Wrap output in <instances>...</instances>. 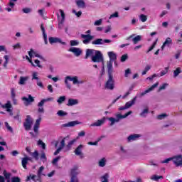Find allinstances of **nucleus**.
I'll use <instances>...</instances> for the list:
<instances>
[{"instance_id": "nucleus-48", "label": "nucleus", "mask_w": 182, "mask_h": 182, "mask_svg": "<svg viewBox=\"0 0 182 182\" xmlns=\"http://www.w3.org/2000/svg\"><path fill=\"white\" fill-rule=\"evenodd\" d=\"M11 95L12 100H14V99L16 96V92H15V88H11Z\"/></svg>"}, {"instance_id": "nucleus-33", "label": "nucleus", "mask_w": 182, "mask_h": 182, "mask_svg": "<svg viewBox=\"0 0 182 182\" xmlns=\"http://www.w3.org/2000/svg\"><path fill=\"white\" fill-rule=\"evenodd\" d=\"M34 80H36V85L37 86H38V87H40L41 89H43L44 87L43 82L41 81V80L39 79V77L37 78H35Z\"/></svg>"}, {"instance_id": "nucleus-60", "label": "nucleus", "mask_w": 182, "mask_h": 182, "mask_svg": "<svg viewBox=\"0 0 182 182\" xmlns=\"http://www.w3.org/2000/svg\"><path fill=\"white\" fill-rule=\"evenodd\" d=\"M4 59H5V62L4 64V68H6L7 65H8V60H9V57L8 55H4Z\"/></svg>"}, {"instance_id": "nucleus-17", "label": "nucleus", "mask_w": 182, "mask_h": 182, "mask_svg": "<svg viewBox=\"0 0 182 182\" xmlns=\"http://www.w3.org/2000/svg\"><path fill=\"white\" fill-rule=\"evenodd\" d=\"M82 122L79 121H72L66 124H62L61 127H74V126H76V124H80Z\"/></svg>"}, {"instance_id": "nucleus-9", "label": "nucleus", "mask_w": 182, "mask_h": 182, "mask_svg": "<svg viewBox=\"0 0 182 182\" xmlns=\"http://www.w3.org/2000/svg\"><path fill=\"white\" fill-rule=\"evenodd\" d=\"M32 124H33V119L29 115H27L26 121L23 123L24 129L27 131L31 130Z\"/></svg>"}, {"instance_id": "nucleus-8", "label": "nucleus", "mask_w": 182, "mask_h": 182, "mask_svg": "<svg viewBox=\"0 0 182 182\" xmlns=\"http://www.w3.org/2000/svg\"><path fill=\"white\" fill-rule=\"evenodd\" d=\"M80 173V171L77 168V166H74L73 168L71 169V181L70 182H79L77 179V174Z\"/></svg>"}, {"instance_id": "nucleus-32", "label": "nucleus", "mask_w": 182, "mask_h": 182, "mask_svg": "<svg viewBox=\"0 0 182 182\" xmlns=\"http://www.w3.org/2000/svg\"><path fill=\"white\" fill-rule=\"evenodd\" d=\"M140 41H141V36H136L132 38L134 45H137V43L140 42Z\"/></svg>"}, {"instance_id": "nucleus-43", "label": "nucleus", "mask_w": 182, "mask_h": 182, "mask_svg": "<svg viewBox=\"0 0 182 182\" xmlns=\"http://www.w3.org/2000/svg\"><path fill=\"white\" fill-rule=\"evenodd\" d=\"M39 77L38 72H33L31 75V80H35V79Z\"/></svg>"}, {"instance_id": "nucleus-26", "label": "nucleus", "mask_w": 182, "mask_h": 182, "mask_svg": "<svg viewBox=\"0 0 182 182\" xmlns=\"http://www.w3.org/2000/svg\"><path fill=\"white\" fill-rule=\"evenodd\" d=\"M27 80H29V76H21L20 77L18 85H26Z\"/></svg>"}, {"instance_id": "nucleus-61", "label": "nucleus", "mask_w": 182, "mask_h": 182, "mask_svg": "<svg viewBox=\"0 0 182 182\" xmlns=\"http://www.w3.org/2000/svg\"><path fill=\"white\" fill-rule=\"evenodd\" d=\"M73 14L77 16V18L80 17L82 16V11H77L76 12V10H73Z\"/></svg>"}, {"instance_id": "nucleus-27", "label": "nucleus", "mask_w": 182, "mask_h": 182, "mask_svg": "<svg viewBox=\"0 0 182 182\" xmlns=\"http://www.w3.org/2000/svg\"><path fill=\"white\" fill-rule=\"evenodd\" d=\"M41 29L42 33H43L44 42H45L46 45H48V35H46V32L45 31V27H43V24H41Z\"/></svg>"}, {"instance_id": "nucleus-51", "label": "nucleus", "mask_w": 182, "mask_h": 182, "mask_svg": "<svg viewBox=\"0 0 182 182\" xmlns=\"http://www.w3.org/2000/svg\"><path fill=\"white\" fill-rule=\"evenodd\" d=\"M102 22H103V19L100 18L99 20L95 21L94 23V25L95 26H100Z\"/></svg>"}, {"instance_id": "nucleus-59", "label": "nucleus", "mask_w": 182, "mask_h": 182, "mask_svg": "<svg viewBox=\"0 0 182 182\" xmlns=\"http://www.w3.org/2000/svg\"><path fill=\"white\" fill-rule=\"evenodd\" d=\"M165 117H167V114H162L158 115L157 119H159V120H162V119H164Z\"/></svg>"}, {"instance_id": "nucleus-37", "label": "nucleus", "mask_w": 182, "mask_h": 182, "mask_svg": "<svg viewBox=\"0 0 182 182\" xmlns=\"http://www.w3.org/2000/svg\"><path fill=\"white\" fill-rule=\"evenodd\" d=\"M109 174L108 173H105V175H103L102 176H101V182H109Z\"/></svg>"}, {"instance_id": "nucleus-29", "label": "nucleus", "mask_w": 182, "mask_h": 182, "mask_svg": "<svg viewBox=\"0 0 182 182\" xmlns=\"http://www.w3.org/2000/svg\"><path fill=\"white\" fill-rule=\"evenodd\" d=\"M75 3L78 8H85V4L83 0H75Z\"/></svg>"}, {"instance_id": "nucleus-35", "label": "nucleus", "mask_w": 182, "mask_h": 182, "mask_svg": "<svg viewBox=\"0 0 182 182\" xmlns=\"http://www.w3.org/2000/svg\"><path fill=\"white\" fill-rule=\"evenodd\" d=\"M66 140H69V136H66V137H64L61 141L60 142V149H63V147H65V141H66Z\"/></svg>"}, {"instance_id": "nucleus-52", "label": "nucleus", "mask_w": 182, "mask_h": 182, "mask_svg": "<svg viewBox=\"0 0 182 182\" xmlns=\"http://www.w3.org/2000/svg\"><path fill=\"white\" fill-rule=\"evenodd\" d=\"M60 156H57L55 157L53 161H52V164L54 165V166H56L58 164V161H59L60 160Z\"/></svg>"}, {"instance_id": "nucleus-34", "label": "nucleus", "mask_w": 182, "mask_h": 182, "mask_svg": "<svg viewBox=\"0 0 182 182\" xmlns=\"http://www.w3.org/2000/svg\"><path fill=\"white\" fill-rule=\"evenodd\" d=\"M31 156H32L33 159H34L35 160H39V152H38L37 150L34 151V152H32L31 154Z\"/></svg>"}, {"instance_id": "nucleus-31", "label": "nucleus", "mask_w": 182, "mask_h": 182, "mask_svg": "<svg viewBox=\"0 0 182 182\" xmlns=\"http://www.w3.org/2000/svg\"><path fill=\"white\" fill-rule=\"evenodd\" d=\"M40 160H41V161L43 163H46L48 158H46V154H45V151H41V155L40 156Z\"/></svg>"}, {"instance_id": "nucleus-23", "label": "nucleus", "mask_w": 182, "mask_h": 182, "mask_svg": "<svg viewBox=\"0 0 182 182\" xmlns=\"http://www.w3.org/2000/svg\"><path fill=\"white\" fill-rule=\"evenodd\" d=\"M159 86V82H156L151 87H149L148 90H146L144 92L141 93V96H144V95H147L149 92H151V90H154L156 87Z\"/></svg>"}, {"instance_id": "nucleus-49", "label": "nucleus", "mask_w": 182, "mask_h": 182, "mask_svg": "<svg viewBox=\"0 0 182 182\" xmlns=\"http://www.w3.org/2000/svg\"><path fill=\"white\" fill-rule=\"evenodd\" d=\"M35 63V66H33V68H40V69H42V65H41V61H39V60H34Z\"/></svg>"}, {"instance_id": "nucleus-19", "label": "nucleus", "mask_w": 182, "mask_h": 182, "mask_svg": "<svg viewBox=\"0 0 182 182\" xmlns=\"http://www.w3.org/2000/svg\"><path fill=\"white\" fill-rule=\"evenodd\" d=\"M69 52H73L75 56H80L82 55V50L79 48L73 47L69 49Z\"/></svg>"}, {"instance_id": "nucleus-50", "label": "nucleus", "mask_w": 182, "mask_h": 182, "mask_svg": "<svg viewBox=\"0 0 182 182\" xmlns=\"http://www.w3.org/2000/svg\"><path fill=\"white\" fill-rule=\"evenodd\" d=\"M57 114L58 116H60V117H63V116H66L68 114V113H66V112H64L63 110H59L58 112H57Z\"/></svg>"}, {"instance_id": "nucleus-11", "label": "nucleus", "mask_w": 182, "mask_h": 182, "mask_svg": "<svg viewBox=\"0 0 182 182\" xmlns=\"http://www.w3.org/2000/svg\"><path fill=\"white\" fill-rule=\"evenodd\" d=\"M137 99V97H134L133 100L131 101L127 102L124 106H122L119 108V110H126V109H130L134 103H136V100Z\"/></svg>"}, {"instance_id": "nucleus-5", "label": "nucleus", "mask_w": 182, "mask_h": 182, "mask_svg": "<svg viewBox=\"0 0 182 182\" xmlns=\"http://www.w3.org/2000/svg\"><path fill=\"white\" fill-rule=\"evenodd\" d=\"M45 170L44 166H41L37 172V176L36 175H30L29 176L27 177L26 181H31V180H33V181H36V180H39L42 176H45V174H43V171Z\"/></svg>"}, {"instance_id": "nucleus-18", "label": "nucleus", "mask_w": 182, "mask_h": 182, "mask_svg": "<svg viewBox=\"0 0 182 182\" xmlns=\"http://www.w3.org/2000/svg\"><path fill=\"white\" fill-rule=\"evenodd\" d=\"M96 52H97V50L87 49L86 54H85V59H87V58H93Z\"/></svg>"}, {"instance_id": "nucleus-36", "label": "nucleus", "mask_w": 182, "mask_h": 182, "mask_svg": "<svg viewBox=\"0 0 182 182\" xmlns=\"http://www.w3.org/2000/svg\"><path fill=\"white\" fill-rule=\"evenodd\" d=\"M38 146L41 147L43 150H45L46 149V144H45V142H43L42 140L39 139L37 142Z\"/></svg>"}, {"instance_id": "nucleus-62", "label": "nucleus", "mask_w": 182, "mask_h": 182, "mask_svg": "<svg viewBox=\"0 0 182 182\" xmlns=\"http://www.w3.org/2000/svg\"><path fill=\"white\" fill-rule=\"evenodd\" d=\"M128 56L127 54H124L121 57V62H126V60L127 59Z\"/></svg>"}, {"instance_id": "nucleus-55", "label": "nucleus", "mask_w": 182, "mask_h": 182, "mask_svg": "<svg viewBox=\"0 0 182 182\" xmlns=\"http://www.w3.org/2000/svg\"><path fill=\"white\" fill-rule=\"evenodd\" d=\"M5 126L9 132H10L11 133H14V129L11 128V126H9V124H8V122H5Z\"/></svg>"}, {"instance_id": "nucleus-21", "label": "nucleus", "mask_w": 182, "mask_h": 182, "mask_svg": "<svg viewBox=\"0 0 182 182\" xmlns=\"http://www.w3.org/2000/svg\"><path fill=\"white\" fill-rule=\"evenodd\" d=\"M172 43H173V41L171 40V38H167L161 46L162 50L164 49V48H166V46H167V48H170Z\"/></svg>"}, {"instance_id": "nucleus-2", "label": "nucleus", "mask_w": 182, "mask_h": 182, "mask_svg": "<svg viewBox=\"0 0 182 182\" xmlns=\"http://www.w3.org/2000/svg\"><path fill=\"white\" fill-rule=\"evenodd\" d=\"M109 60L107 62V70H113V62L117 60V54L113 51H109L107 53Z\"/></svg>"}, {"instance_id": "nucleus-28", "label": "nucleus", "mask_w": 182, "mask_h": 182, "mask_svg": "<svg viewBox=\"0 0 182 182\" xmlns=\"http://www.w3.org/2000/svg\"><path fill=\"white\" fill-rule=\"evenodd\" d=\"M139 137H140V135L135 134L128 136L127 140L128 141H134V140H137Z\"/></svg>"}, {"instance_id": "nucleus-54", "label": "nucleus", "mask_w": 182, "mask_h": 182, "mask_svg": "<svg viewBox=\"0 0 182 182\" xmlns=\"http://www.w3.org/2000/svg\"><path fill=\"white\" fill-rule=\"evenodd\" d=\"M168 72V67H166L164 70L161 71L160 76H164V75H167Z\"/></svg>"}, {"instance_id": "nucleus-56", "label": "nucleus", "mask_w": 182, "mask_h": 182, "mask_svg": "<svg viewBox=\"0 0 182 182\" xmlns=\"http://www.w3.org/2000/svg\"><path fill=\"white\" fill-rule=\"evenodd\" d=\"M79 45V41L76 40H72L70 41V46H77Z\"/></svg>"}, {"instance_id": "nucleus-4", "label": "nucleus", "mask_w": 182, "mask_h": 182, "mask_svg": "<svg viewBox=\"0 0 182 182\" xmlns=\"http://www.w3.org/2000/svg\"><path fill=\"white\" fill-rule=\"evenodd\" d=\"M132 113V112L129 111L127 114H125L124 115H122L121 114H117L116 118L109 117L108 119L109 122H110L109 125L113 126V124H114L115 123H119V122H120V119H126V117H127V116H130V114Z\"/></svg>"}, {"instance_id": "nucleus-41", "label": "nucleus", "mask_w": 182, "mask_h": 182, "mask_svg": "<svg viewBox=\"0 0 182 182\" xmlns=\"http://www.w3.org/2000/svg\"><path fill=\"white\" fill-rule=\"evenodd\" d=\"M181 73V68H178L173 71V77H177V76Z\"/></svg>"}, {"instance_id": "nucleus-7", "label": "nucleus", "mask_w": 182, "mask_h": 182, "mask_svg": "<svg viewBox=\"0 0 182 182\" xmlns=\"http://www.w3.org/2000/svg\"><path fill=\"white\" fill-rule=\"evenodd\" d=\"M41 120H42V118L39 117L36 119V123L33 127V132H30V134L32 137H38L39 136V127L41 126Z\"/></svg>"}, {"instance_id": "nucleus-64", "label": "nucleus", "mask_w": 182, "mask_h": 182, "mask_svg": "<svg viewBox=\"0 0 182 182\" xmlns=\"http://www.w3.org/2000/svg\"><path fill=\"white\" fill-rule=\"evenodd\" d=\"M8 6H9L11 9H14L15 7V2L9 1L8 4Z\"/></svg>"}, {"instance_id": "nucleus-20", "label": "nucleus", "mask_w": 182, "mask_h": 182, "mask_svg": "<svg viewBox=\"0 0 182 182\" xmlns=\"http://www.w3.org/2000/svg\"><path fill=\"white\" fill-rule=\"evenodd\" d=\"M83 149V145L78 146L75 150V153L76 156H80V159H83L84 156L82 154V149Z\"/></svg>"}, {"instance_id": "nucleus-14", "label": "nucleus", "mask_w": 182, "mask_h": 182, "mask_svg": "<svg viewBox=\"0 0 182 182\" xmlns=\"http://www.w3.org/2000/svg\"><path fill=\"white\" fill-rule=\"evenodd\" d=\"M22 100L24 102L25 106H29L31 103H33V102H35V99L31 95H28V97H23Z\"/></svg>"}, {"instance_id": "nucleus-46", "label": "nucleus", "mask_w": 182, "mask_h": 182, "mask_svg": "<svg viewBox=\"0 0 182 182\" xmlns=\"http://www.w3.org/2000/svg\"><path fill=\"white\" fill-rule=\"evenodd\" d=\"M156 45H157V39L156 40V41L154 42L152 46L149 48L146 53H149V52H151V50H153V49H154V48H156Z\"/></svg>"}, {"instance_id": "nucleus-24", "label": "nucleus", "mask_w": 182, "mask_h": 182, "mask_svg": "<svg viewBox=\"0 0 182 182\" xmlns=\"http://www.w3.org/2000/svg\"><path fill=\"white\" fill-rule=\"evenodd\" d=\"M52 100H53V97H48L46 99H43L41 100L40 102H38V107H43V105H45V103H46V102H52Z\"/></svg>"}, {"instance_id": "nucleus-39", "label": "nucleus", "mask_w": 182, "mask_h": 182, "mask_svg": "<svg viewBox=\"0 0 182 182\" xmlns=\"http://www.w3.org/2000/svg\"><path fill=\"white\" fill-rule=\"evenodd\" d=\"M99 166L100 167H105V166H106V158H102L101 160H100Z\"/></svg>"}, {"instance_id": "nucleus-47", "label": "nucleus", "mask_w": 182, "mask_h": 182, "mask_svg": "<svg viewBox=\"0 0 182 182\" xmlns=\"http://www.w3.org/2000/svg\"><path fill=\"white\" fill-rule=\"evenodd\" d=\"M150 69H151V65H146L144 68V70L142 72V75H146L149 72V70H150Z\"/></svg>"}, {"instance_id": "nucleus-1", "label": "nucleus", "mask_w": 182, "mask_h": 182, "mask_svg": "<svg viewBox=\"0 0 182 182\" xmlns=\"http://www.w3.org/2000/svg\"><path fill=\"white\" fill-rule=\"evenodd\" d=\"M65 85L67 87V89H71L72 85H70V83L69 82H73V85H83L85 82L83 80H79V77L77 76H66L65 78Z\"/></svg>"}, {"instance_id": "nucleus-38", "label": "nucleus", "mask_w": 182, "mask_h": 182, "mask_svg": "<svg viewBox=\"0 0 182 182\" xmlns=\"http://www.w3.org/2000/svg\"><path fill=\"white\" fill-rule=\"evenodd\" d=\"M65 100H66V97L61 96L57 100V103H58V105H62V103H63V102H65Z\"/></svg>"}, {"instance_id": "nucleus-57", "label": "nucleus", "mask_w": 182, "mask_h": 182, "mask_svg": "<svg viewBox=\"0 0 182 182\" xmlns=\"http://www.w3.org/2000/svg\"><path fill=\"white\" fill-rule=\"evenodd\" d=\"M112 18H119V13L116 11L114 14H111L109 17V19H112Z\"/></svg>"}, {"instance_id": "nucleus-10", "label": "nucleus", "mask_w": 182, "mask_h": 182, "mask_svg": "<svg viewBox=\"0 0 182 182\" xmlns=\"http://www.w3.org/2000/svg\"><path fill=\"white\" fill-rule=\"evenodd\" d=\"M112 40L109 39H102V38H97L92 41V45H105V43H110Z\"/></svg>"}, {"instance_id": "nucleus-63", "label": "nucleus", "mask_w": 182, "mask_h": 182, "mask_svg": "<svg viewBox=\"0 0 182 182\" xmlns=\"http://www.w3.org/2000/svg\"><path fill=\"white\" fill-rule=\"evenodd\" d=\"M11 182H21V179L18 177H13Z\"/></svg>"}, {"instance_id": "nucleus-40", "label": "nucleus", "mask_w": 182, "mask_h": 182, "mask_svg": "<svg viewBox=\"0 0 182 182\" xmlns=\"http://www.w3.org/2000/svg\"><path fill=\"white\" fill-rule=\"evenodd\" d=\"M160 178H163V176L154 175L151 177V180H154V181H159Z\"/></svg>"}, {"instance_id": "nucleus-13", "label": "nucleus", "mask_w": 182, "mask_h": 182, "mask_svg": "<svg viewBox=\"0 0 182 182\" xmlns=\"http://www.w3.org/2000/svg\"><path fill=\"white\" fill-rule=\"evenodd\" d=\"M106 122V118L103 117L101 119L97 120L95 122L90 124V127H100V126H103Z\"/></svg>"}, {"instance_id": "nucleus-15", "label": "nucleus", "mask_w": 182, "mask_h": 182, "mask_svg": "<svg viewBox=\"0 0 182 182\" xmlns=\"http://www.w3.org/2000/svg\"><path fill=\"white\" fill-rule=\"evenodd\" d=\"M0 106L1 107H2V109H6V112H8L9 113H10L11 116H12V105H11V102L10 101H7V102L5 105H2L0 102Z\"/></svg>"}, {"instance_id": "nucleus-30", "label": "nucleus", "mask_w": 182, "mask_h": 182, "mask_svg": "<svg viewBox=\"0 0 182 182\" xmlns=\"http://www.w3.org/2000/svg\"><path fill=\"white\" fill-rule=\"evenodd\" d=\"M28 160H29L28 156H26V157L21 159V164H22L23 168H25V170H26V165L28 164Z\"/></svg>"}, {"instance_id": "nucleus-58", "label": "nucleus", "mask_w": 182, "mask_h": 182, "mask_svg": "<svg viewBox=\"0 0 182 182\" xmlns=\"http://www.w3.org/2000/svg\"><path fill=\"white\" fill-rule=\"evenodd\" d=\"M167 86H168V84L167 83H164L159 89V92H161V90H164V89H166V87H167Z\"/></svg>"}, {"instance_id": "nucleus-44", "label": "nucleus", "mask_w": 182, "mask_h": 182, "mask_svg": "<svg viewBox=\"0 0 182 182\" xmlns=\"http://www.w3.org/2000/svg\"><path fill=\"white\" fill-rule=\"evenodd\" d=\"M60 14L61 15V19L59 21H61V23H63L65 22V12H63V10L60 9Z\"/></svg>"}, {"instance_id": "nucleus-53", "label": "nucleus", "mask_w": 182, "mask_h": 182, "mask_svg": "<svg viewBox=\"0 0 182 182\" xmlns=\"http://www.w3.org/2000/svg\"><path fill=\"white\" fill-rule=\"evenodd\" d=\"M147 113H149V109H144L140 114V116L141 117H146V114H147Z\"/></svg>"}, {"instance_id": "nucleus-22", "label": "nucleus", "mask_w": 182, "mask_h": 182, "mask_svg": "<svg viewBox=\"0 0 182 182\" xmlns=\"http://www.w3.org/2000/svg\"><path fill=\"white\" fill-rule=\"evenodd\" d=\"M28 56L30 58H39V59H42V55L38 54L33 49H31L30 51L28 52Z\"/></svg>"}, {"instance_id": "nucleus-3", "label": "nucleus", "mask_w": 182, "mask_h": 182, "mask_svg": "<svg viewBox=\"0 0 182 182\" xmlns=\"http://www.w3.org/2000/svg\"><path fill=\"white\" fill-rule=\"evenodd\" d=\"M108 73V80L105 84V88L108 89L109 90H113L114 89V80H113V70H107Z\"/></svg>"}, {"instance_id": "nucleus-45", "label": "nucleus", "mask_w": 182, "mask_h": 182, "mask_svg": "<svg viewBox=\"0 0 182 182\" xmlns=\"http://www.w3.org/2000/svg\"><path fill=\"white\" fill-rule=\"evenodd\" d=\"M139 21H141V22H146V21H147V16L141 14L139 16Z\"/></svg>"}, {"instance_id": "nucleus-12", "label": "nucleus", "mask_w": 182, "mask_h": 182, "mask_svg": "<svg viewBox=\"0 0 182 182\" xmlns=\"http://www.w3.org/2000/svg\"><path fill=\"white\" fill-rule=\"evenodd\" d=\"M81 38L83 39L82 43H84V45H89L90 41L93 39V36L90 34H82Z\"/></svg>"}, {"instance_id": "nucleus-16", "label": "nucleus", "mask_w": 182, "mask_h": 182, "mask_svg": "<svg viewBox=\"0 0 182 182\" xmlns=\"http://www.w3.org/2000/svg\"><path fill=\"white\" fill-rule=\"evenodd\" d=\"M50 43H61V45H66L65 42L62 41V40L58 37H50L48 38Z\"/></svg>"}, {"instance_id": "nucleus-6", "label": "nucleus", "mask_w": 182, "mask_h": 182, "mask_svg": "<svg viewBox=\"0 0 182 182\" xmlns=\"http://www.w3.org/2000/svg\"><path fill=\"white\" fill-rule=\"evenodd\" d=\"M92 60L95 63H102V65H103V63H105V60L103 58V54L102 53V52H100V50L96 51L95 54H94V56H92Z\"/></svg>"}, {"instance_id": "nucleus-25", "label": "nucleus", "mask_w": 182, "mask_h": 182, "mask_svg": "<svg viewBox=\"0 0 182 182\" xmlns=\"http://www.w3.org/2000/svg\"><path fill=\"white\" fill-rule=\"evenodd\" d=\"M76 105H79V100L73 98H70L67 103V106H76Z\"/></svg>"}, {"instance_id": "nucleus-42", "label": "nucleus", "mask_w": 182, "mask_h": 182, "mask_svg": "<svg viewBox=\"0 0 182 182\" xmlns=\"http://www.w3.org/2000/svg\"><path fill=\"white\" fill-rule=\"evenodd\" d=\"M75 143H76V139H73L70 141L67 145L68 150H70V147H72V146H73V144Z\"/></svg>"}]
</instances>
